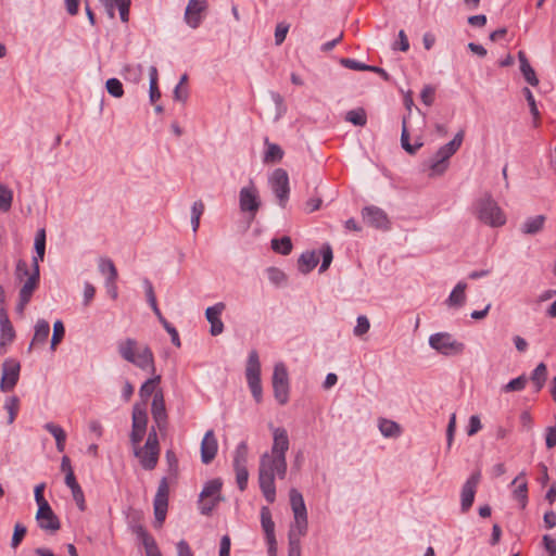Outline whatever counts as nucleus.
I'll return each mask as SVG.
<instances>
[{
  "label": "nucleus",
  "instance_id": "40",
  "mask_svg": "<svg viewBox=\"0 0 556 556\" xmlns=\"http://www.w3.org/2000/svg\"><path fill=\"white\" fill-rule=\"evenodd\" d=\"M266 146H267V150H266V153L264 156V161L266 163L279 162L283 156L282 149L276 143L268 142V140H266Z\"/></svg>",
  "mask_w": 556,
  "mask_h": 556
},
{
  "label": "nucleus",
  "instance_id": "28",
  "mask_svg": "<svg viewBox=\"0 0 556 556\" xmlns=\"http://www.w3.org/2000/svg\"><path fill=\"white\" fill-rule=\"evenodd\" d=\"M545 216L544 215H536L533 217L527 218L520 226V231L523 235H536L541 232L544 228L545 224Z\"/></svg>",
  "mask_w": 556,
  "mask_h": 556
},
{
  "label": "nucleus",
  "instance_id": "47",
  "mask_svg": "<svg viewBox=\"0 0 556 556\" xmlns=\"http://www.w3.org/2000/svg\"><path fill=\"white\" fill-rule=\"evenodd\" d=\"M527 381L526 376H519L503 386L502 391L505 393L521 391L525 389Z\"/></svg>",
  "mask_w": 556,
  "mask_h": 556
},
{
  "label": "nucleus",
  "instance_id": "46",
  "mask_svg": "<svg viewBox=\"0 0 556 556\" xmlns=\"http://www.w3.org/2000/svg\"><path fill=\"white\" fill-rule=\"evenodd\" d=\"M35 251L37 254L35 257L38 258V262L43 261L45 252H46V230L43 228L39 229L36 233Z\"/></svg>",
  "mask_w": 556,
  "mask_h": 556
},
{
  "label": "nucleus",
  "instance_id": "13",
  "mask_svg": "<svg viewBox=\"0 0 556 556\" xmlns=\"http://www.w3.org/2000/svg\"><path fill=\"white\" fill-rule=\"evenodd\" d=\"M148 416L146 408L136 404L132 408L131 445H138L147 432Z\"/></svg>",
  "mask_w": 556,
  "mask_h": 556
},
{
  "label": "nucleus",
  "instance_id": "20",
  "mask_svg": "<svg viewBox=\"0 0 556 556\" xmlns=\"http://www.w3.org/2000/svg\"><path fill=\"white\" fill-rule=\"evenodd\" d=\"M289 446L290 442L287 430L282 427L274 428L273 445L270 452L268 453L279 457H286Z\"/></svg>",
  "mask_w": 556,
  "mask_h": 556
},
{
  "label": "nucleus",
  "instance_id": "1",
  "mask_svg": "<svg viewBox=\"0 0 556 556\" xmlns=\"http://www.w3.org/2000/svg\"><path fill=\"white\" fill-rule=\"evenodd\" d=\"M287 459L264 453L260 458L258 483L262 493L268 503L276 500L275 478L283 479L287 475Z\"/></svg>",
  "mask_w": 556,
  "mask_h": 556
},
{
  "label": "nucleus",
  "instance_id": "48",
  "mask_svg": "<svg viewBox=\"0 0 556 556\" xmlns=\"http://www.w3.org/2000/svg\"><path fill=\"white\" fill-rule=\"evenodd\" d=\"M0 345L4 346L14 340L15 331L11 323L0 325Z\"/></svg>",
  "mask_w": 556,
  "mask_h": 556
},
{
  "label": "nucleus",
  "instance_id": "3",
  "mask_svg": "<svg viewBox=\"0 0 556 556\" xmlns=\"http://www.w3.org/2000/svg\"><path fill=\"white\" fill-rule=\"evenodd\" d=\"M463 140L464 131L460 130L450 142L442 146L431 159L422 163L421 170L428 173L431 178L442 176L448 167L450 157L457 152Z\"/></svg>",
  "mask_w": 556,
  "mask_h": 556
},
{
  "label": "nucleus",
  "instance_id": "31",
  "mask_svg": "<svg viewBox=\"0 0 556 556\" xmlns=\"http://www.w3.org/2000/svg\"><path fill=\"white\" fill-rule=\"evenodd\" d=\"M43 427L48 432H50L54 437L56 450L59 452H63L66 442L65 431L59 425H55L53 422H47Z\"/></svg>",
  "mask_w": 556,
  "mask_h": 556
},
{
  "label": "nucleus",
  "instance_id": "14",
  "mask_svg": "<svg viewBox=\"0 0 556 556\" xmlns=\"http://www.w3.org/2000/svg\"><path fill=\"white\" fill-rule=\"evenodd\" d=\"M481 480V473L480 471L472 472L469 478L466 480V482L463 484L462 492H460V509L462 513H467L475 501V496L477 493L478 485Z\"/></svg>",
  "mask_w": 556,
  "mask_h": 556
},
{
  "label": "nucleus",
  "instance_id": "49",
  "mask_svg": "<svg viewBox=\"0 0 556 556\" xmlns=\"http://www.w3.org/2000/svg\"><path fill=\"white\" fill-rule=\"evenodd\" d=\"M65 328L61 320H56L53 325V333L51 339V350L54 351L56 345L63 340Z\"/></svg>",
  "mask_w": 556,
  "mask_h": 556
},
{
  "label": "nucleus",
  "instance_id": "4",
  "mask_svg": "<svg viewBox=\"0 0 556 556\" xmlns=\"http://www.w3.org/2000/svg\"><path fill=\"white\" fill-rule=\"evenodd\" d=\"M117 351L125 361L142 370H150L152 374L155 372L153 353L149 346H139L135 339L127 338L118 342Z\"/></svg>",
  "mask_w": 556,
  "mask_h": 556
},
{
  "label": "nucleus",
  "instance_id": "44",
  "mask_svg": "<svg viewBox=\"0 0 556 556\" xmlns=\"http://www.w3.org/2000/svg\"><path fill=\"white\" fill-rule=\"evenodd\" d=\"M161 376L155 375L154 377L148 379L140 388L139 394L141 399L147 400L154 392L155 387L160 383Z\"/></svg>",
  "mask_w": 556,
  "mask_h": 556
},
{
  "label": "nucleus",
  "instance_id": "56",
  "mask_svg": "<svg viewBox=\"0 0 556 556\" xmlns=\"http://www.w3.org/2000/svg\"><path fill=\"white\" fill-rule=\"evenodd\" d=\"M222 498H205V500H199L200 505V511L203 515H210L214 507L217 505V503Z\"/></svg>",
  "mask_w": 556,
  "mask_h": 556
},
{
  "label": "nucleus",
  "instance_id": "5",
  "mask_svg": "<svg viewBox=\"0 0 556 556\" xmlns=\"http://www.w3.org/2000/svg\"><path fill=\"white\" fill-rule=\"evenodd\" d=\"M476 218L482 224L497 228L506 223V215L490 193L483 194L473 204Z\"/></svg>",
  "mask_w": 556,
  "mask_h": 556
},
{
  "label": "nucleus",
  "instance_id": "19",
  "mask_svg": "<svg viewBox=\"0 0 556 556\" xmlns=\"http://www.w3.org/2000/svg\"><path fill=\"white\" fill-rule=\"evenodd\" d=\"M225 308L226 304L224 302H218L205 309V317L211 324L210 333L214 337L220 334L224 331V323L220 319V315Z\"/></svg>",
  "mask_w": 556,
  "mask_h": 556
},
{
  "label": "nucleus",
  "instance_id": "26",
  "mask_svg": "<svg viewBox=\"0 0 556 556\" xmlns=\"http://www.w3.org/2000/svg\"><path fill=\"white\" fill-rule=\"evenodd\" d=\"M245 377L248 382L261 380V363L256 351H251L248 357Z\"/></svg>",
  "mask_w": 556,
  "mask_h": 556
},
{
  "label": "nucleus",
  "instance_id": "58",
  "mask_svg": "<svg viewBox=\"0 0 556 556\" xmlns=\"http://www.w3.org/2000/svg\"><path fill=\"white\" fill-rule=\"evenodd\" d=\"M288 30H289V25L288 24L279 23L276 26V29H275V43L277 46H280L285 41V39L287 37V34H288Z\"/></svg>",
  "mask_w": 556,
  "mask_h": 556
},
{
  "label": "nucleus",
  "instance_id": "42",
  "mask_svg": "<svg viewBox=\"0 0 556 556\" xmlns=\"http://www.w3.org/2000/svg\"><path fill=\"white\" fill-rule=\"evenodd\" d=\"M522 93L525 94L526 100L530 106V112L533 116V125H534V127H538L539 123H540V112L538 110L535 99H534L531 90L528 87H525L522 89Z\"/></svg>",
  "mask_w": 556,
  "mask_h": 556
},
{
  "label": "nucleus",
  "instance_id": "15",
  "mask_svg": "<svg viewBox=\"0 0 556 556\" xmlns=\"http://www.w3.org/2000/svg\"><path fill=\"white\" fill-rule=\"evenodd\" d=\"M21 365L16 359L8 358L2 364V377L0 389L4 392L11 391L17 383Z\"/></svg>",
  "mask_w": 556,
  "mask_h": 556
},
{
  "label": "nucleus",
  "instance_id": "8",
  "mask_svg": "<svg viewBox=\"0 0 556 556\" xmlns=\"http://www.w3.org/2000/svg\"><path fill=\"white\" fill-rule=\"evenodd\" d=\"M429 345L445 356L459 355L465 350V344L457 341L448 332H438L429 337Z\"/></svg>",
  "mask_w": 556,
  "mask_h": 556
},
{
  "label": "nucleus",
  "instance_id": "30",
  "mask_svg": "<svg viewBox=\"0 0 556 556\" xmlns=\"http://www.w3.org/2000/svg\"><path fill=\"white\" fill-rule=\"evenodd\" d=\"M518 59L520 62V71L528 84L531 86H538L539 79L535 75V72L531 64L529 63V60L523 51L518 52Z\"/></svg>",
  "mask_w": 556,
  "mask_h": 556
},
{
  "label": "nucleus",
  "instance_id": "63",
  "mask_svg": "<svg viewBox=\"0 0 556 556\" xmlns=\"http://www.w3.org/2000/svg\"><path fill=\"white\" fill-rule=\"evenodd\" d=\"M543 544H544V547L549 556L556 555V540L555 539H553L548 534H545L543 536Z\"/></svg>",
  "mask_w": 556,
  "mask_h": 556
},
{
  "label": "nucleus",
  "instance_id": "11",
  "mask_svg": "<svg viewBox=\"0 0 556 556\" xmlns=\"http://www.w3.org/2000/svg\"><path fill=\"white\" fill-rule=\"evenodd\" d=\"M168 493L169 486L166 478H163L160 481L153 506H154V516H155V526L161 527L166 518L167 507H168Z\"/></svg>",
  "mask_w": 556,
  "mask_h": 556
},
{
  "label": "nucleus",
  "instance_id": "17",
  "mask_svg": "<svg viewBox=\"0 0 556 556\" xmlns=\"http://www.w3.org/2000/svg\"><path fill=\"white\" fill-rule=\"evenodd\" d=\"M36 519L39 527L43 530L58 531L60 529L59 518L53 513L49 503L41 504L40 507H38Z\"/></svg>",
  "mask_w": 556,
  "mask_h": 556
},
{
  "label": "nucleus",
  "instance_id": "50",
  "mask_svg": "<svg viewBox=\"0 0 556 556\" xmlns=\"http://www.w3.org/2000/svg\"><path fill=\"white\" fill-rule=\"evenodd\" d=\"M108 92L114 98H122L124 94V88L122 83L117 78H110L105 83Z\"/></svg>",
  "mask_w": 556,
  "mask_h": 556
},
{
  "label": "nucleus",
  "instance_id": "60",
  "mask_svg": "<svg viewBox=\"0 0 556 556\" xmlns=\"http://www.w3.org/2000/svg\"><path fill=\"white\" fill-rule=\"evenodd\" d=\"M142 545L144 546V549H146V554L147 555H151V554H157V553H161L157 545H156V542L155 540L149 535V536H146L142 541H141Z\"/></svg>",
  "mask_w": 556,
  "mask_h": 556
},
{
  "label": "nucleus",
  "instance_id": "55",
  "mask_svg": "<svg viewBox=\"0 0 556 556\" xmlns=\"http://www.w3.org/2000/svg\"><path fill=\"white\" fill-rule=\"evenodd\" d=\"M340 64L346 68L354 70V71H368L369 70V65L358 62L354 59L343 58L340 60Z\"/></svg>",
  "mask_w": 556,
  "mask_h": 556
},
{
  "label": "nucleus",
  "instance_id": "24",
  "mask_svg": "<svg viewBox=\"0 0 556 556\" xmlns=\"http://www.w3.org/2000/svg\"><path fill=\"white\" fill-rule=\"evenodd\" d=\"M511 485L515 486L513 498L520 503L521 508H525L528 503V482L525 472H520L511 481Z\"/></svg>",
  "mask_w": 556,
  "mask_h": 556
},
{
  "label": "nucleus",
  "instance_id": "39",
  "mask_svg": "<svg viewBox=\"0 0 556 556\" xmlns=\"http://www.w3.org/2000/svg\"><path fill=\"white\" fill-rule=\"evenodd\" d=\"M271 249L281 255H288L292 251V242L291 239L287 236L280 239L271 240Z\"/></svg>",
  "mask_w": 556,
  "mask_h": 556
},
{
  "label": "nucleus",
  "instance_id": "10",
  "mask_svg": "<svg viewBox=\"0 0 556 556\" xmlns=\"http://www.w3.org/2000/svg\"><path fill=\"white\" fill-rule=\"evenodd\" d=\"M273 389L277 402L285 405L289 400V378L287 368L282 363H278L274 367Z\"/></svg>",
  "mask_w": 556,
  "mask_h": 556
},
{
  "label": "nucleus",
  "instance_id": "18",
  "mask_svg": "<svg viewBox=\"0 0 556 556\" xmlns=\"http://www.w3.org/2000/svg\"><path fill=\"white\" fill-rule=\"evenodd\" d=\"M363 220L370 227L387 229L389 219L387 214L377 206H366L362 212Z\"/></svg>",
  "mask_w": 556,
  "mask_h": 556
},
{
  "label": "nucleus",
  "instance_id": "36",
  "mask_svg": "<svg viewBox=\"0 0 556 556\" xmlns=\"http://www.w3.org/2000/svg\"><path fill=\"white\" fill-rule=\"evenodd\" d=\"M547 378V369L544 363H540L531 374V381L535 386V392L541 391Z\"/></svg>",
  "mask_w": 556,
  "mask_h": 556
},
{
  "label": "nucleus",
  "instance_id": "61",
  "mask_svg": "<svg viewBox=\"0 0 556 556\" xmlns=\"http://www.w3.org/2000/svg\"><path fill=\"white\" fill-rule=\"evenodd\" d=\"M72 491L73 498L78 506L79 510L84 511L86 509L85 496L84 492L79 486L74 488Z\"/></svg>",
  "mask_w": 556,
  "mask_h": 556
},
{
  "label": "nucleus",
  "instance_id": "21",
  "mask_svg": "<svg viewBox=\"0 0 556 556\" xmlns=\"http://www.w3.org/2000/svg\"><path fill=\"white\" fill-rule=\"evenodd\" d=\"M101 4L104 7L106 14L110 18L115 17V9H118L119 17L123 23H127L129 21V9L131 1L130 0H99Z\"/></svg>",
  "mask_w": 556,
  "mask_h": 556
},
{
  "label": "nucleus",
  "instance_id": "54",
  "mask_svg": "<svg viewBox=\"0 0 556 556\" xmlns=\"http://www.w3.org/2000/svg\"><path fill=\"white\" fill-rule=\"evenodd\" d=\"M370 328V323L366 316H358L357 317V325L354 328V334L356 337H361L368 332Z\"/></svg>",
  "mask_w": 556,
  "mask_h": 556
},
{
  "label": "nucleus",
  "instance_id": "25",
  "mask_svg": "<svg viewBox=\"0 0 556 556\" xmlns=\"http://www.w3.org/2000/svg\"><path fill=\"white\" fill-rule=\"evenodd\" d=\"M261 523L266 534L268 545H271V548H274V545L277 544L275 538V523L271 519V514L268 507H263L261 510Z\"/></svg>",
  "mask_w": 556,
  "mask_h": 556
},
{
  "label": "nucleus",
  "instance_id": "6",
  "mask_svg": "<svg viewBox=\"0 0 556 556\" xmlns=\"http://www.w3.org/2000/svg\"><path fill=\"white\" fill-rule=\"evenodd\" d=\"M16 271H17L18 276H21V275L28 276L26 281L23 283L22 288L20 289L18 302L16 304V312L20 315H23L25 307L30 302L35 290L39 286L40 273H39L38 258L37 257L33 258V273L30 275L28 273V266H27L26 262H24V261L17 262Z\"/></svg>",
  "mask_w": 556,
  "mask_h": 556
},
{
  "label": "nucleus",
  "instance_id": "37",
  "mask_svg": "<svg viewBox=\"0 0 556 556\" xmlns=\"http://www.w3.org/2000/svg\"><path fill=\"white\" fill-rule=\"evenodd\" d=\"M249 448L245 441L240 442L233 454V467H247Z\"/></svg>",
  "mask_w": 556,
  "mask_h": 556
},
{
  "label": "nucleus",
  "instance_id": "51",
  "mask_svg": "<svg viewBox=\"0 0 556 556\" xmlns=\"http://www.w3.org/2000/svg\"><path fill=\"white\" fill-rule=\"evenodd\" d=\"M233 470L236 472V481L238 484V488L241 491H244L248 485L249 480V471L247 467H233Z\"/></svg>",
  "mask_w": 556,
  "mask_h": 556
},
{
  "label": "nucleus",
  "instance_id": "52",
  "mask_svg": "<svg viewBox=\"0 0 556 556\" xmlns=\"http://www.w3.org/2000/svg\"><path fill=\"white\" fill-rule=\"evenodd\" d=\"M267 275L269 281L276 286H280L286 281L285 273L276 267H269L267 269Z\"/></svg>",
  "mask_w": 556,
  "mask_h": 556
},
{
  "label": "nucleus",
  "instance_id": "41",
  "mask_svg": "<svg viewBox=\"0 0 556 556\" xmlns=\"http://www.w3.org/2000/svg\"><path fill=\"white\" fill-rule=\"evenodd\" d=\"M13 202V191L5 185L0 184V210L9 212Z\"/></svg>",
  "mask_w": 556,
  "mask_h": 556
},
{
  "label": "nucleus",
  "instance_id": "33",
  "mask_svg": "<svg viewBox=\"0 0 556 556\" xmlns=\"http://www.w3.org/2000/svg\"><path fill=\"white\" fill-rule=\"evenodd\" d=\"M222 481L219 479H213L208 481L202 492L200 493V500L205 498H222L220 495V489H222Z\"/></svg>",
  "mask_w": 556,
  "mask_h": 556
},
{
  "label": "nucleus",
  "instance_id": "9",
  "mask_svg": "<svg viewBox=\"0 0 556 556\" xmlns=\"http://www.w3.org/2000/svg\"><path fill=\"white\" fill-rule=\"evenodd\" d=\"M269 186L278 204L285 208L290 193L288 173L283 168H276L269 177Z\"/></svg>",
  "mask_w": 556,
  "mask_h": 556
},
{
  "label": "nucleus",
  "instance_id": "32",
  "mask_svg": "<svg viewBox=\"0 0 556 556\" xmlns=\"http://www.w3.org/2000/svg\"><path fill=\"white\" fill-rule=\"evenodd\" d=\"M317 264L318 256L315 252H305L300 256L298 261L299 270L303 274L309 273L317 266Z\"/></svg>",
  "mask_w": 556,
  "mask_h": 556
},
{
  "label": "nucleus",
  "instance_id": "57",
  "mask_svg": "<svg viewBox=\"0 0 556 556\" xmlns=\"http://www.w3.org/2000/svg\"><path fill=\"white\" fill-rule=\"evenodd\" d=\"M434 93H435L434 87H432L430 85H426L422 88L421 93H420L421 101L428 106L432 105V103L434 101Z\"/></svg>",
  "mask_w": 556,
  "mask_h": 556
},
{
  "label": "nucleus",
  "instance_id": "7",
  "mask_svg": "<svg viewBox=\"0 0 556 556\" xmlns=\"http://www.w3.org/2000/svg\"><path fill=\"white\" fill-rule=\"evenodd\" d=\"M134 455L139 459L140 465L146 470H152L157 465L160 444L157 433L152 429L147 438L146 444L141 447L132 445Z\"/></svg>",
  "mask_w": 556,
  "mask_h": 556
},
{
  "label": "nucleus",
  "instance_id": "59",
  "mask_svg": "<svg viewBox=\"0 0 556 556\" xmlns=\"http://www.w3.org/2000/svg\"><path fill=\"white\" fill-rule=\"evenodd\" d=\"M332 258H333V255H332V250L329 245H326L323 248V263L319 267V271L320 273H324L328 269V267L330 266L331 262H332Z\"/></svg>",
  "mask_w": 556,
  "mask_h": 556
},
{
  "label": "nucleus",
  "instance_id": "45",
  "mask_svg": "<svg viewBox=\"0 0 556 556\" xmlns=\"http://www.w3.org/2000/svg\"><path fill=\"white\" fill-rule=\"evenodd\" d=\"M4 409L8 412V424L12 425L16 418L20 409V400L16 396H11L5 401Z\"/></svg>",
  "mask_w": 556,
  "mask_h": 556
},
{
  "label": "nucleus",
  "instance_id": "35",
  "mask_svg": "<svg viewBox=\"0 0 556 556\" xmlns=\"http://www.w3.org/2000/svg\"><path fill=\"white\" fill-rule=\"evenodd\" d=\"M379 430L386 438H397L401 434V427L397 422L389 419L379 420Z\"/></svg>",
  "mask_w": 556,
  "mask_h": 556
},
{
  "label": "nucleus",
  "instance_id": "38",
  "mask_svg": "<svg viewBox=\"0 0 556 556\" xmlns=\"http://www.w3.org/2000/svg\"><path fill=\"white\" fill-rule=\"evenodd\" d=\"M401 144L402 148L409 154L416 153V151L422 146L421 142L416 143L415 146H412L409 143V134L406 126V117H404L402 122Z\"/></svg>",
  "mask_w": 556,
  "mask_h": 556
},
{
  "label": "nucleus",
  "instance_id": "43",
  "mask_svg": "<svg viewBox=\"0 0 556 556\" xmlns=\"http://www.w3.org/2000/svg\"><path fill=\"white\" fill-rule=\"evenodd\" d=\"M345 119L355 126H364L367 122L366 112L362 108L351 110L346 113Z\"/></svg>",
  "mask_w": 556,
  "mask_h": 556
},
{
  "label": "nucleus",
  "instance_id": "64",
  "mask_svg": "<svg viewBox=\"0 0 556 556\" xmlns=\"http://www.w3.org/2000/svg\"><path fill=\"white\" fill-rule=\"evenodd\" d=\"M177 555L178 556H193V553L189 546V544L181 540L177 543Z\"/></svg>",
  "mask_w": 556,
  "mask_h": 556
},
{
  "label": "nucleus",
  "instance_id": "23",
  "mask_svg": "<svg viewBox=\"0 0 556 556\" xmlns=\"http://www.w3.org/2000/svg\"><path fill=\"white\" fill-rule=\"evenodd\" d=\"M152 417L160 429H162L167 419L166 408L164 403V396L161 391L155 392L152 407H151Z\"/></svg>",
  "mask_w": 556,
  "mask_h": 556
},
{
  "label": "nucleus",
  "instance_id": "29",
  "mask_svg": "<svg viewBox=\"0 0 556 556\" xmlns=\"http://www.w3.org/2000/svg\"><path fill=\"white\" fill-rule=\"evenodd\" d=\"M50 333L49 323L45 319H39L35 325V333L29 345V350L35 345H42L47 342Z\"/></svg>",
  "mask_w": 556,
  "mask_h": 556
},
{
  "label": "nucleus",
  "instance_id": "27",
  "mask_svg": "<svg viewBox=\"0 0 556 556\" xmlns=\"http://www.w3.org/2000/svg\"><path fill=\"white\" fill-rule=\"evenodd\" d=\"M466 289L467 283L466 282H458L455 288L452 290L451 294L445 301V304L448 307H455L459 308L462 307L466 302Z\"/></svg>",
  "mask_w": 556,
  "mask_h": 556
},
{
  "label": "nucleus",
  "instance_id": "16",
  "mask_svg": "<svg viewBox=\"0 0 556 556\" xmlns=\"http://www.w3.org/2000/svg\"><path fill=\"white\" fill-rule=\"evenodd\" d=\"M207 5V0H189L184 15L187 25L193 29L198 28L202 23Z\"/></svg>",
  "mask_w": 556,
  "mask_h": 556
},
{
  "label": "nucleus",
  "instance_id": "12",
  "mask_svg": "<svg viewBox=\"0 0 556 556\" xmlns=\"http://www.w3.org/2000/svg\"><path fill=\"white\" fill-rule=\"evenodd\" d=\"M239 206L241 212L249 213L254 218L261 201L256 187L251 182L249 186L241 188L239 192Z\"/></svg>",
  "mask_w": 556,
  "mask_h": 556
},
{
  "label": "nucleus",
  "instance_id": "53",
  "mask_svg": "<svg viewBox=\"0 0 556 556\" xmlns=\"http://www.w3.org/2000/svg\"><path fill=\"white\" fill-rule=\"evenodd\" d=\"M26 532H27V529L25 526H23L21 523L15 525L12 541H11V546L13 548H16L21 544Z\"/></svg>",
  "mask_w": 556,
  "mask_h": 556
},
{
  "label": "nucleus",
  "instance_id": "62",
  "mask_svg": "<svg viewBox=\"0 0 556 556\" xmlns=\"http://www.w3.org/2000/svg\"><path fill=\"white\" fill-rule=\"evenodd\" d=\"M482 428V425H481V421H480V418L478 415H472L469 419V426H468V429H467V434L469 437H472L475 435L476 433H478Z\"/></svg>",
  "mask_w": 556,
  "mask_h": 556
},
{
  "label": "nucleus",
  "instance_id": "2",
  "mask_svg": "<svg viewBox=\"0 0 556 556\" xmlns=\"http://www.w3.org/2000/svg\"><path fill=\"white\" fill-rule=\"evenodd\" d=\"M294 520L290 527L288 556H301V538L307 532V510L302 494L296 489L289 492Z\"/></svg>",
  "mask_w": 556,
  "mask_h": 556
},
{
  "label": "nucleus",
  "instance_id": "34",
  "mask_svg": "<svg viewBox=\"0 0 556 556\" xmlns=\"http://www.w3.org/2000/svg\"><path fill=\"white\" fill-rule=\"evenodd\" d=\"M98 269L103 276H105V279H117V269L112 260L108 257H100L98 260Z\"/></svg>",
  "mask_w": 556,
  "mask_h": 556
},
{
  "label": "nucleus",
  "instance_id": "22",
  "mask_svg": "<svg viewBox=\"0 0 556 556\" xmlns=\"http://www.w3.org/2000/svg\"><path fill=\"white\" fill-rule=\"evenodd\" d=\"M218 443L213 430H207L201 442V460L203 464H210L216 456Z\"/></svg>",
  "mask_w": 556,
  "mask_h": 556
}]
</instances>
